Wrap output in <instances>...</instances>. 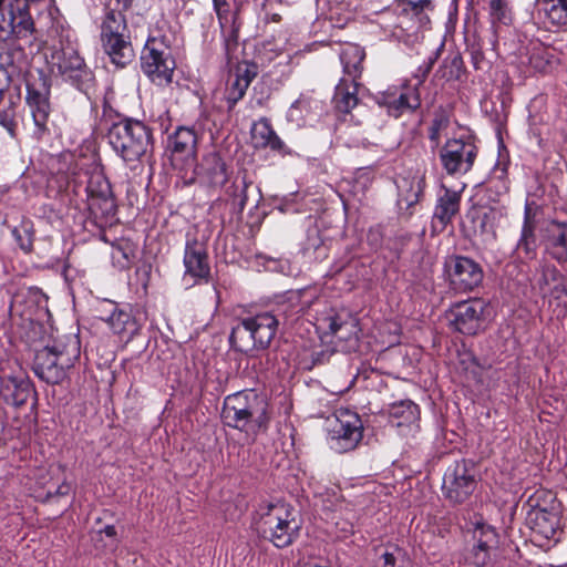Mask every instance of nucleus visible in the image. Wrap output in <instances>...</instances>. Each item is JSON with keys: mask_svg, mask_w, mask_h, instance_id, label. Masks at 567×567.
I'll use <instances>...</instances> for the list:
<instances>
[{"mask_svg": "<svg viewBox=\"0 0 567 567\" xmlns=\"http://www.w3.org/2000/svg\"><path fill=\"white\" fill-rule=\"evenodd\" d=\"M278 319L270 312L244 318L229 334V343L236 351L248 353L269 348L278 330Z\"/></svg>", "mask_w": 567, "mask_h": 567, "instance_id": "0eeeda50", "label": "nucleus"}, {"mask_svg": "<svg viewBox=\"0 0 567 567\" xmlns=\"http://www.w3.org/2000/svg\"><path fill=\"white\" fill-rule=\"evenodd\" d=\"M489 20L497 34L501 25H509L513 22V8L511 0H489Z\"/></svg>", "mask_w": 567, "mask_h": 567, "instance_id": "ea45409f", "label": "nucleus"}, {"mask_svg": "<svg viewBox=\"0 0 567 567\" xmlns=\"http://www.w3.org/2000/svg\"><path fill=\"white\" fill-rule=\"evenodd\" d=\"M544 250L559 265L567 264V223L551 221L544 235Z\"/></svg>", "mask_w": 567, "mask_h": 567, "instance_id": "a878e982", "label": "nucleus"}, {"mask_svg": "<svg viewBox=\"0 0 567 567\" xmlns=\"http://www.w3.org/2000/svg\"><path fill=\"white\" fill-rule=\"evenodd\" d=\"M378 104L384 107L390 116L398 118L420 107V90L417 85H412L410 82L389 86L379 94Z\"/></svg>", "mask_w": 567, "mask_h": 567, "instance_id": "ddd939ff", "label": "nucleus"}, {"mask_svg": "<svg viewBox=\"0 0 567 567\" xmlns=\"http://www.w3.org/2000/svg\"><path fill=\"white\" fill-rule=\"evenodd\" d=\"M107 309L100 319L107 323L114 334L130 340L138 331V324L130 309L118 308L112 301L106 303Z\"/></svg>", "mask_w": 567, "mask_h": 567, "instance_id": "b1692460", "label": "nucleus"}, {"mask_svg": "<svg viewBox=\"0 0 567 567\" xmlns=\"http://www.w3.org/2000/svg\"><path fill=\"white\" fill-rule=\"evenodd\" d=\"M185 272L183 280L188 286L207 282L210 276L207 247L197 238H187L183 258Z\"/></svg>", "mask_w": 567, "mask_h": 567, "instance_id": "f3484780", "label": "nucleus"}, {"mask_svg": "<svg viewBox=\"0 0 567 567\" xmlns=\"http://www.w3.org/2000/svg\"><path fill=\"white\" fill-rule=\"evenodd\" d=\"M466 184L461 183L456 187H447L440 185L436 194V203L433 213V220L437 221L442 227L452 223L453 218L460 213L462 194Z\"/></svg>", "mask_w": 567, "mask_h": 567, "instance_id": "412c9836", "label": "nucleus"}, {"mask_svg": "<svg viewBox=\"0 0 567 567\" xmlns=\"http://www.w3.org/2000/svg\"><path fill=\"white\" fill-rule=\"evenodd\" d=\"M487 307L478 298L455 303L449 312L452 329L465 336L477 334L483 329Z\"/></svg>", "mask_w": 567, "mask_h": 567, "instance_id": "2eb2a0df", "label": "nucleus"}, {"mask_svg": "<svg viewBox=\"0 0 567 567\" xmlns=\"http://www.w3.org/2000/svg\"><path fill=\"white\" fill-rule=\"evenodd\" d=\"M33 393L34 388L28 377H9L1 382L0 396L12 406L24 405Z\"/></svg>", "mask_w": 567, "mask_h": 567, "instance_id": "cd10ccee", "label": "nucleus"}, {"mask_svg": "<svg viewBox=\"0 0 567 567\" xmlns=\"http://www.w3.org/2000/svg\"><path fill=\"white\" fill-rule=\"evenodd\" d=\"M465 529L472 536V547L489 550L498 547V533L496 528L484 522L483 518H476L473 522L466 523Z\"/></svg>", "mask_w": 567, "mask_h": 567, "instance_id": "f704fd0d", "label": "nucleus"}, {"mask_svg": "<svg viewBox=\"0 0 567 567\" xmlns=\"http://www.w3.org/2000/svg\"><path fill=\"white\" fill-rule=\"evenodd\" d=\"M111 192L110 182L104 174L95 167L87 181L86 198L96 197Z\"/></svg>", "mask_w": 567, "mask_h": 567, "instance_id": "c03bdc74", "label": "nucleus"}, {"mask_svg": "<svg viewBox=\"0 0 567 567\" xmlns=\"http://www.w3.org/2000/svg\"><path fill=\"white\" fill-rule=\"evenodd\" d=\"M444 271L450 288L458 293H466L477 288L484 278L478 262L465 256H450L444 262Z\"/></svg>", "mask_w": 567, "mask_h": 567, "instance_id": "f8f14e48", "label": "nucleus"}, {"mask_svg": "<svg viewBox=\"0 0 567 567\" xmlns=\"http://www.w3.org/2000/svg\"><path fill=\"white\" fill-rule=\"evenodd\" d=\"M339 58L342 64L343 76L359 80L363 71V61L365 59L364 49L355 43H346L341 48Z\"/></svg>", "mask_w": 567, "mask_h": 567, "instance_id": "473e14b6", "label": "nucleus"}, {"mask_svg": "<svg viewBox=\"0 0 567 567\" xmlns=\"http://www.w3.org/2000/svg\"><path fill=\"white\" fill-rule=\"evenodd\" d=\"M477 486L474 466L461 460L449 466L443 476L442 493L453 504L466 502Z\"/></svg>", "mask_w": 567, "mask_h": 567, "instance_id": "9b49d317", "label": "nucleus"}, {"mask_svg": "<svg viewBox=\"0 0 567 567\" xmlns=\"http://www.w3.org/2000/svg\"><path fill=\"white\" fill-rule=\"evenodd\" d=\"M563 277L561 272L554 265H544L537 285L544 293L547 289L555 285Z\"/></svg>", "mask_w": 567, "mask_h": 567, "instance_id": "8fccbe9b", "label": "nucleus"}, {"mask_svg": "<svg viewBox=\"0 0 567 567\" xmlns=\"http://www.w3.org/2000/svg\"><path fill=\"white\" fill-rule=\"evenodd\" d=\"M408 10V14L413 12L414 14H419L425 10L432 9L431 0H403L401 4V10Z\"/></svg>", "mask_w": 567, "mask_h": 567, "instance_id": "13d9d810", "label": "nucleus"}, {"mask_svg": "<svg viewBox=\"0 0 567 567\" xmlns=\"http://www.w3.org/2000/svg\"><path fill=\"white\" fill-rule=\"evenodd\" d=\"M103 533L107 536V537H115L117 532H116V528L115 526L113 525H106L104 528H103Z\"/></svg>", "mask_w": 567, "mask_h": 567, "instance_id": "e2e57ef3", "label": "nucleus"}, {"mask_svg": "<svg viewBox=\"0 0 567 567\" xmlns=\"http://www.w3.org/2000/svg\"><path fill=\"white\" fill-rule=\"evenodd\" d=\"M281 17L278 13H274L271 16H266V21L279 22Z\"/></svg>", "mask_w": 567, "mask_h": 567, "instance_id": "0e129e2a", "label": "nucleus"}, {"mask_svg": "<svg viewBox=\"0 0 567 567\" xmlns=\"http://www.w3.org/2000/svg\"><path fill=\"white\" fill-rule=\"evenodd\" d=\"M450 120L446 114L437 113L429 126V140L432 148H436L441 143V135L447 128Z\"/></svg>", "mask_w": 567, "mask_h": 567, "instance_id": "49530a36", "label": "nucleus"}, {"mask_svg": "<svg viewBox=\"0 0 567 567\" xmlns=\"http://www.w3.org/2000/svg\"><path fill=\"white\" fill-rule=\"evenodd\" d=\"M229 179V171L221 155L216 151L204 154L194 168V176L185 182L190 185L195 182L209 190L221 189Z\"/></svg>", "mask_w": 567, "mask_h": 567, "instance_id": "4468645a", "label": "nucleus"}, {"mask_svg": "<svg viewBox=\"0 0 567 567\" xmlns=\"http://www.w3.org/2000/svg\"><path fill=\"white\" fill-rule=\"evenodd\" d=\"M100 41L105 54L116 66L124 68L134 58L125 12L133 0H101Z\"/></svg>", "mask_w": 567, "mask_h": 567, "instance_id": "7ed1b4c3", "label": "nucleus"}, {"mask_svg": "<svg viewBox=\"0 0 567 567\" xmlns=\"http://www.w3.org/2000/svg\"><path fill=\"white\" fill-rule=\"evenodd\" d=\"M251 138L258 148H270L281 155L290 153L285 142L275 132L270 121L266 117L254 123Z\"/></svg>", "mask_w": 567, "mask_h": 567, "instance_id": "c756f323", "label": "nucleus"}, {"mask_svg": "<svg viewBox=\"0 0 567 567\" xmlns=\"http://www.w3.org/2000/svg\"><path fill=\"white\" fill-rule=\"evenodd\" d=\"M477 157V147L468 141L450 140L440 152V161L449 175H465Z\"/></svg>", "mask_w": 567, "mask_h": 567, "instance_id": "dca6fc26", "label": "nucleus"}, {"mask_svg": "<svg viewBox=\"0 0 567 567\" xmlns=\"http://www.w3.org/2000/svg\"><path fill=\"white\" fill-rule=\"evenodd\" d=\"M442 527H439V533L443 536L444 533L449 532V528L452 524V517L450 515L441 517Z\"/></svg>", "mask_w": 567, "mask_h": 567, "instance_id": "680f3d73", "label": "nucleus"}, {"mask_svg": "<svg viewBox=\"0 0 567 567\" xmlns=\"http://www.w3.org/2000/svg\"><path fill=\"white\" fill-rule=\"evenodd\" d=\"M489 549L472 547L465 555L466 567H485L491 560Z\"/></svg>", "mask_w": 567, "mask_h": 567, "instance_id": "3c124183", "label": "nucleus"}, {"mask_svg": "<svg viewBox=\"0 0 567 567\" xmlns=\"http://www.w3.org/2000/svg\"><path fill=\"white\" fill-rule=\"evenodd\" d=\"M544 297L549 299V302L557 301V306L564 305L566 307L565 298L567 297V280L563 276L560 280H557L554 286L547 289Z\"/></svg>", "mask_w": 567, "mask_h": 567, "instance_id": "603ef678", "label": "nucleus"}, {"mask_svg": "<svg viewBox=\"0 0 567 567\" xmlns=\"http://www.w3.org/2000/svg\"><path fill=\"white\" fill-rule=\"evenodd\" d=\"M358 7L359 0H324L320 17L331 28L342 29L354 18Z\"/></svg>", "mask_w": 567, "mask_h": 567, "instance_id": "bb28decb", "label": "nucleus"}, {"mask_svg": "<svg viewBox=\"0 0 567 567\" xmlns=\"http://www.w3.org/2000/svg\"><path fill=\"white\" fill-rule=\"evenodd\" d=\"M525 507L527 512H558L559 502L551 491L538 488L528 496Z\"/></svg>", "mask_w": 567, "mask_h": 567, "instance_id": "58836bf2", "label": "nucleus"}, {"mask_svg": "<svg viewBox=\"0 0 567 567\" xmlns=\"http://www.w3.org/2000/svg\"><path fill=\"white\" fill-rule=\"evenodd\" d=\"M55 33L56 42L45 54L50 74L87 93L94 84V74L79 52L75 32L70 27L60 25L55 28Z\"/></svg>", "mask_w": 567, "mask_h": 567, "instance_id": "f257e3e1", "label": "nucleus"}, {"mask_svg": "<svg viewBox=\"0 0 567 567\" xmlns=\"http://www.w3.org/2000/svg\"><path fill=\"white\" fill-rule=\"evenodd\" d=\"M198 136L193 127L178 126L175 132L168 136V148L174 165L181 168L190 165L195 161L197 153Z\"/></svg>", "mask_w": 567, "mask_h": 567, "instance_id": "6ab92c4d", "label": "nucleus"}, {"mask_svg": "<svg viewBox=\"0 0 567 567\" xmlns=\"http://www.w3.org/2000/svg\"><path fill=\"white\" fill-rule=\"evenodd\" d=\"M540 4L548 22L556 27L567 24V6L565 3L557 0H542Z\"/></svg>", "mask_w": 567, "mask_h": 567, "instance_id": "79ce46f5", "label": "nucleus"}, {"mask_svg": "<svg viewBox=\"0 0 567 567\" xmlns=\"http://www.w3.org/2000/svg\"><path fill=\"white\" fill-rule=\"evenodd\" d=\"M255 527L275 547L286 548L299 537L301 524L290 504L276 502L259 505Z\"/></svg>", "mask_w": 567, "mask_h": 567, "instance_id": "39448f33", "label": "nucleus"}, {"mask_svg": "<svg viewBox=\"0 0 567 567\" xmlns=\"http://www.w3.org/2000/svg\"><path fill=\"white\" fill-rule=\"evenodd\" d=\"M440 72L446 81L460 80L463 74V59L460 54L449 55L443 60Z\"/></svg>", "mask_w": 567, "mask_h": 567, "instance_id": "a18cd8bd", "label": "nucleus"}, {"mask_svg": "<svg viewBox=\"0 0 567 567\" xmlns=\"http://www.w3.org/2000/svg\"><path fill=\"white\" fill-rule=\"evenodd\" d=\"M12 236L14 237L18 246L25 252H30L33 245L32 231L27 227H14L12 229Z\"/></svg>", "mask_w": 567, "mask_h": 567, "instance_id": "5fc2aeb1", "label": "nucleus"}, {"mask_svg": "<svg viewBox=\"0 0 567 567\" xmlns=\"http://www.w3.org/2000/svg\"><path fill=\"white\" fill-rule=\"evenodd\" d=\"M396 188L399 208L401 210L404 209L409 215H412L410 209L420 202L423 195L425 188V176L420 173L400 176L396 181Z\"/></svg>", "mask_w": 567, "mask_h": 567, "instance_id": "393cba45", "label": "nucleus"}, {"mask_svg": "<svg viewBox=\"0 0 567 567\" xmlns=\"http://www.w3.org/2000/svg\"><path fill=\"white\" fill-rule=\"evenodd\" d=\"M86 202L90 217L99 227H104L110 224L116 214V204L112 192L86 198Z\"/></svg>", "mask_w": 567, "mask_h": 567, "instance_id": "2f4dec72", "label": "nucleus"}, {"mask_svg": "<svg viewBox=\"0 0 567 567\" xmlns=\"http://www.w3.org/2000/svg\"><path fill=\"white\" fill-rule=\"evenodd\" d=\"M443 48V44L440 45L435 51H433L416 69L413 78L415 79V83H412V85H417V89L420 90V86L424 83L426 80L429 73L433 69L435 62L437 61L440 56V52Z\"/></svg>", "mask_w": 567, "mask_h": 567, "instance_id": "de8ad7c7", "label": "nucleus"}, {"mask_svg": "<svg viewBox=\"0 0 567 567\" xmlns=\"http://www.w3.org/2000/svg\"><path fill=\"white\" fill-rule=\"evenodd\" d=\"M319 329L342 341L358 339V324L352 318L342 319L339 315H331L319 321Z\"/></svg>", "mask_w": 567, "mask_h": 567, "instance_id": "7c9ffc66", "label": "nucleus"}, {"mask_svg": "<svg viewBox=\"0 0 567 567\" xmlns=\"http://www.w3.org/2000/svg\"><path fill=\"white\" fill-rule=\"evenodd\" d=\"M363 437V423L360 415L346 408H340L330 422L327 441L337 453L353 451Z\"/></svg>", "mask_w": 567, "mask_h": 567, "instance_id": "1a4fd4ad", "label": "nucleus"}, {"mask_svg": "<svg viewBox=\"0 0 567 567\" xmlns=\"http://www.w3.org/2000/svg\"><path fill=\"white\" fill-rule=\"evenodd\" d=\"M535 229V221L532 218L529 207L526 205L520 236L514 250V257L522 262L530 261L537 256V239Z\"/></svg>", "mask_w": 567, "mask_h": 567, "instance_id": "c85d7f7f", "label": "nucleus"}, {"mask_svg": "<svg viewBox=\"0 0 567 567\" xmlns=\"http://www.w3.org/2000/svg\"><path fill=\"white\" fill-rule=\"evenodd\" d=\"M247 183L244 182L243 188L240 189L239 194L237 193V187H235L234 185L229 186L226 189L227 195L233 200V205L238 207L239 210H244L247 204Z\"/></svg>", "mask_w": 567, "mask_h": 567, "instance_id": "4d7b16f0", "label": "nucleus"}, {"mask_svg": "<svg viewBox=\"0 0 567 567\" xmlns=\"http://www.w3.org/2000/svg\"><path fill=\"white\" fill-rule=\"evenodd\" d=\"M487 179H492V182H505L509 185L508 174H507V165L497 163L492 169Z\"/></svg>", "mask_w": 567, "mask_h": 567, "instance_id": "bf43d9fd", "label": "nucleus"}, {"mask_svg": "<svg viewBox=\"0 0 567 567\" xmlns=\"http://www.w3.org/2000/svg\"><path fill=\"white\" fill-rule=\"evenodd\" d=\"M494 210L489 209L488 212H476L473 217V221L475 223V228L481 234H493L494 233Z\"/></svg>", "mask_w": 567, "mask_h": 567, "instance_id": "864d4df0", "label": "nucleus"}, {"mask_svg": "<svg viewBox=\"0 0 567 567\" xmlns=\"http://www.w3.org/2000/svg\"><path fill=\"white\" fill-rule=\"evenodd\" d=\"M256 75L257 68L255 64L244 62L236 65L235 72L228 79L224 94L228 111H231L244 97Z\"/></svg>", "mask_w": 567, "mask_h": 567, "instance_id": "4be33fe9", "label": "nucleus"}, {"mask_svg": "<svg viewBox=\"0 0 567 567\" xmlns=\"http://www.w3.org/2000/svg\"><path fill=\"white\" fill-rule=\"evenodd\" d=\"M318 104L311 96L301 94L288 109L286 118L288 122L301 127L306 124L307 117Z\"/></svg>", "mask_w": 567, "mask_h": 567, "instance_id": "4c0bfd02", "label": "nucleus"}, {"mask_svg": "<svg viewBox=\"0 0 567 567\" xmlns=\"http://www.w3.org/2000/svg\"><path fill=\"white\" fill-rule=\"evenodd\" d=\"M388 419L395 427L417 426L420 408L411 400L394 402L388 409Z\"/></svg>", "mask_w": 567, "mask_h": 567, "instance_id": "72a5a7b5", "label": "nucleus"}, {"mask_svg": "<svg viewBox=\"0 0 567 567\" xmlns=\"http://www.w3.org/2000/svg\"><path fill=\"white\" fill-rule=\"evenodd\" d=\"M220 420L225 426L245 433L246 436L256 437L269 426V403L266 396L256 390L237 391L225 396Z\"/></svg>", "mask_w": 567, "mask_h": 567, "instance_id": "f03ea898", "label": "nucleus"}, {"mask_svg": "<svg viewBox=\"0 0 567 567\" xmlns=\"http://www.w3.org/2000/svg\"><path fill=\"white\" fill-rule=\"evenodd\" d=\"M358 80L341 78L336 86L333 95V104L336 110L341 113H349L357 106L358 99Z\"/></svg>", "mask_w": 567, "mask_h": 567, "instance_id": "c9c22d12", "label": "nucleus"}, {"mask_svg": "<svg viewBox=\"0 0 567 567\" xmlns=\"http://www.w3.org/2000/svg\"><path fill=\"white\" fill-rule=\"evenodd\" d=\"M526 525L532 530V537L539 546L549 540H558L560 534V515L558 512H527Z\"/></svg>", "mask_w": 567, "mask_h": 567, "instance_id": "aec40b11", "label": "nucleus"}, {"mask_svg": "<svg viewBox=\"0 0 567 567\" xmlns=\"http://www.w3.org/2000/svg\"><path fill=\"white\" fill-rule=\"evenodd\" d=\"M214 11L217 16L219 25L224 27L230 21L233 17L230 12V4L228 0H212Z\"/></svg>", "mask_w": 567, "mask_h": 567, "instance_id": "6e6d98bb", "label": "nucleus"}, {"mask_svg": "<svg viewBox=\"0 0 567 567\" xmlns=\"http://www.w3.org/2000/svg\"><path fill=\"white\" fill-rule=\"evenodd\" d=\"M25 103L33 120L32 137L42 141L51 135L49 118L52 111L51 85L43 75L27 82Z\"/></svg>", "mask_w": 567, "mask_h": 567, "instance_id": "6e6552de", "label": "nucleus"}, {"mask_svg": "<svg viewBox=\"0 0 567 567\" xmlns=\"http://www.w3.org/2000/svg\"><path fill=\"white\" fill-rule=\"evenodd\" d=\"M81 343L76 336L56 338L52 344L39 350L34 358L33 371L42 381L59 384L80 359Z\"/></svg>", "mask_w": 567, "mask_h": 567, "instance_id": "20e7f679", "label": "nucleus"}, {"mask_svg": "<svg viewBox=\"0 0 567 567\" xmlns=\"http://www.w3.org/2000/svg\"><path fill=\"white\" fill-rule=\"evenodd\" d=\"M175 60L168 47L156 38H148L141 55L143 73L156 85H167L172 82Z\"/></svg>", "mask_w": 567, "mask_h": 567, "instance_id": "9d476101", "label": "nucleus"}, {"mask_svg": "<svg viewBox=\"0 0 567 567\" xmlns=\"http://www.w3.org/2000/svg\"><path fill=\"white\" fill-rule=\"evenodd\" d=\"M70 492H71V485L69 483H66V482H63L62 484H60L58 486V488L55 489L54 494H52L51 492L48 493V498H50L52 496H55V495L65 496Z\"/></svg>", "mask_w": 567, "mask_h": 567, "instance_id": "052dcab7", "label": "nucleus"}, {"mask_svg": "<svg viewBox=\"0 0 567 567\" xmlns=\"http://www.w3.org/2000/svg\"><path fill=\"white\" fill-rule=\"evenodd\" d=\"M220 29L223 34L224 54L227 64H238L240 56V47L238 27L236 25L234 17L230 18V21L227 24H225L224 27L220 25Z\"/></svg>", "mask_w": 567, "mask_h": 567, "instance_id": "e433bc0d", "label": "nucleus"}, {"mask_svg": "<svg viewBox=\"0 0 567 567\" xmlns=\"http://www.w3.org/2000/svg\"><path fill=\"white\" fill-rule=\"evenodd\" d=\"M508 190L509 185L505 182H492V179H487L478 187L476 195L482 196L480 198L481 204L491 205L493 203H497L503 195L507 194Z\"/></svg>", "mask_w": 567, "mask_h": 567, "instance_id": "a19ab883", "label": "nucleus"}, {"mask_svg": "<svg viewBox=\"0 0 567 567\" xmlns=\"http://www.w3.org/2000/svg\"><path fill=\"white\" fill-rule=\"evenodd\" d=\"M403 554L399 547L386 548L374 561L373 567H403Z\"/></svg>", "mask_w": 567, "mask_h": 567, "instance_id": "09e8293b", "label": "nucleus"}, {"mask_svg": "<svg viewBox=\"0 0 567 567\" xmlns=\"http://www.w3.org/2000/svg\"><path fill=\"white\" fill-rule=\"evenodd\" d=\"M302 249L305 254L312 252L316 259H324L328 256L323 239L321 238L320 231L317 227L308 229Z\"/></svg>", "mask_w": 567, "mask_h": 567, "instance_id": "37998d69", "label": "nucleus"}, {"mask_svg": "<svg viewBox=\"0 0 567 567\" xmlns=\"http://www.w3.org/2000/svg\"><path fill=\"white\" fill-rule=\"evenodd\" d=\"M107 141L112 150L125 163L140 161L152 145V131L142 121L122 117L107 130Z\"/></svg>", "mask_w": 567, "mask_h": 567, "instance_id": "423d86ee", "label": "nucleus"}, {"mask_svg": "<svg viewBox=\"0 0 567 567\" xmlns=\"http://www.w3.org/2000/svg\"><path fill=\"white\" fill-rule=\"evenodd\" d=\"M409 21L408 10H401V6H398L375 12L374 18L371 19V27L378 28L381 39L401 40L408 34ZM373 31L377 32L374 29Z\"/></svg>", "mask_w": 567, "mask_h": 567, "instance_id": "a211bd4d", "label": "nucleus"}, {"mask_svg": "<svg viewBox=\"0 0 567 567\" xmlns=\"http://www.w3.org/2000/svg\"><path fill=\"white\" fill-rule=\"evenodd\" d=\"M513 64H516L525 76L536 73H545L549 68V59L546 50L540 44L532 47H519L513 51Z\"/></svg>", "mask_w": 567, "mask_h": 567, "instance_id": "5701e85b", "label": "nucleus"}]
</instances>
